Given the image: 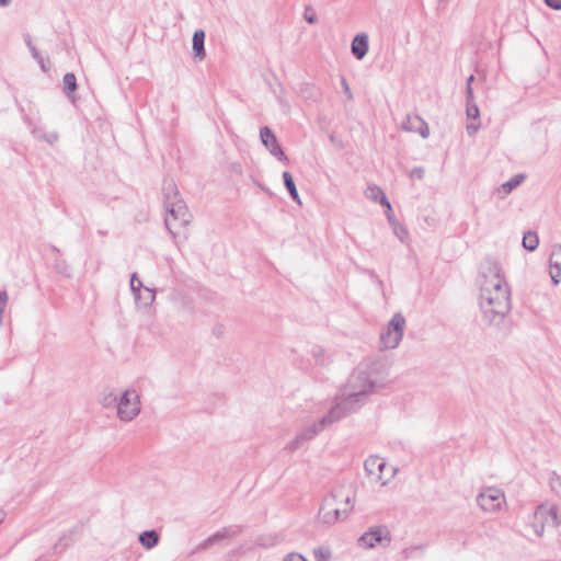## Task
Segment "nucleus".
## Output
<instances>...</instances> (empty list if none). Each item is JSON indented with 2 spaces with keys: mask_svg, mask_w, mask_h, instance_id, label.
Masks as SVG:
<instances>
[{
  "mask_svg": "<svg viewBox=\"0 0 561 561\" xmlns=\"http://www.w3.org/2000/svg\"><path fill=\"white\" fill-rule=\"evenodd\" d=\"M479 305L483 320L490 325L501 324L512 310L511 287L495 262L483 268Z\"/></svg>",
  "mask_w": 561,
  "mask_h": 561,
  "instance_id": "obj_1",
  "label": "nucleus"
},
{
  "mask_svg": "<svg viewBox=\"0 0 561 561\" xmlns=\"http://www.w3.org/2000/svg\"><path fill=\"white\" fill-rule=\"evenodd\" d=\"M355 491L351 484H337L324 496L318 518L322 524L333 525L347 518L355 503Z\"/></svg>",
  "mask_w": 561,
  "mask_h": 561,
  "instance_id": "obj_2",
  "label": "nucleus"
},
{
  "mask_svg": "<svg viewBox=\"0 0 561 561\" xmlns=\"http://www.w3.org/2000/svg\"><path fill=\"white\" fill-rule=\"evenodd\" d=\"M163 205L167 211L165 227L174 236V229L185 227L191 220V215L185 203L180 198L178 187L172 180L164 181Z\"/></svg>",
  "mask_w": 561,
  "mask_h": 561,
  "instance_id": "obj_3",
  "label": "nucleus"
},
{
  "mask_svg": "<svg viewBox=\"0 0 561 561\" xmlns=\"http://www.w3.org/2000/svg\"><path fill=\"white\" fill-rule=\"evenodd\" d=\"M371 392L350 376L347 383L336 399V403L330 411H334V423L359 410L366 402Z\"/></svg>",
  "mask_w": 561,
  "mask_h": 561,
  "instance_id": "obj_4",
  "label": "nucleus"
},
{
  "mask_svg": "<svg viewBox=\"0 0 561 561\" xmlns=\"http://www.w3.org/2000/svg\"><path fill=\"white\" fill-rule=\"evenodd\" d=\"M351 376L356 382L375 393L390 383V364L383 359L373 360L365 368L355 370Z\"/></svg>",
  "mask_w": 561,
  "mask_h": 561,
  "instance_id": "obj_5",
  "label": "nucleus"
},
{
  "mask_svg": "<svg viewBox=\"0 0 561 561\" xmlns=\"http://www.w3.org/2000/svg\"><path fill=\"white\" fill-rule=\"evenodd\" d=\"M334 411H329V413L321 417L319 421L304 427L291 440L286 444L284 449L288 453H295L306 443L313 439L324 428L334 423Z\"/></svg>",
  "mask_w": 561,
  "mask_h": 561,
  "instance_id": "obj_6",
  "label": "nucleus"
},
{
  "mask_svg": "<svg viewBox=\"0 0 561 561\" xmlns=\"http://www.w3.org/2000/svg\"><path fill=\"white\" fill-rule=\"evenodd\" d=\"M405 327L407 321L403 314L394 313L380 332L379 348L382 351L397 348L402 341Z\"/></svg>",
  "mask_w": 561,
  "mask_h": 561,
  "instance_id": "obj_7",
  "label": "nucleus"
},
{
  "mask_svg": "<svg viewBox=\"0 0 561 561\" xmlns=\"http://www.w3.org/2000/svg\"><path fill=\"white\" fill-rule=\"evenodd\" d=\"M561 523L558 515V506L553 504H541L536 507L529 517V526L535 535L541 537L548 527H557Z\"/></svg>",
  "mask_w": 561,
  "mask_h": 561,
  "instance_id": "obj_8",
  "label": "nucleus"
},
{
  "mask_svg": "<svg viewBox=\"0 0 561 561\" xmlns=\"http://www.w3.org/2000/svg\"><path fill=\"white\" fill-rule=\"evenodd\" d=\"M477 504L485 513H499L506 507V496L499 488H483L477 495Z\"/></svg>",
  "mask_w": 561,
  "mask_h": 561,
  "instance_id": "obj_9",
  "label": "nucleus"
},
{
  "mask_svg": "<svg viewBox=\"0 0 561 561\" xmlns=\"http://www.w3.org/2000/svg\"><path fill=\"white\" fill-rule=\"evenodd\" d=\"M139 394L134 389L125 390L118 399L116 415L123 422H130L140 413Z\"/></svg>",
  "mask_w": 561,
  "mask_h": 561,
  "instance_id": "obj_10",
  "label": "nucleus"
},
{
  "mask_svg": "<svg viewBox=\"0 0 561 561\" xmlns=\"http://www.w3.org/2000/svg\"><path fill=\"white\" fill-rule=\"evenodd\" d=\"M365 471L370 481L386 485L393 477L396 470L379 456H370L364 462Z\"/></svg>",
  "mask_w": 561,
  "mask_h": 561,
  "instance_id": "obj_11",
  "label": "nucleus"
},
{
  "mask_svg": "<svg viewBox=\"0 0 561 561\" xmlns=\"http://www.w3.org/2000/svg\"><path fill=\"white\" fill-rule=\"evenodd\" d=\"M260 138L272 156L276 157L280 161H287V157L279 146L276 136L267 126L261 127Z\"/></svg>",
  "mask_w": 561,
  "mask_h": 561,
  "instance_id": "obj_12",
  "label": "nucleus"
},
{
  "mask_svg": "<svg viewBox=\"0 0 561 561\" xmlns=\"http://www.w3.org/2000/svg\"><path fill=\"white\" fill-rule=\"evenodd\" d=\"M388 535L389 533L385 527H373L360 536L359 542L363 547L374 548L377 543H380L383 540L389 542L390 538Z\"/></svg>",
  "mask_w": 561,
  "mask_h": 561,
  "instance_id": "obj_13",
  "label": "nucleus"
},
{
  "mask_svg": "<svg viewBox=\"0 0 561 561\" xmlns=\"http://www.w3.org/2000/svg\"><path fill=\"white\" fill-rule=\"evenodd\" d=\"M402 129L410 133H417L424 139L428 138L430 136V128L427 123L419 115H408L402 123Z\"/></svg>",
  "mask_w": 561,
  "mask_h": 561,
  "instance_id": "obj_14",
  "label": "nucleus"
},
{
  "mask_svg": "<svg viewBox=\"0 0 561 561\" xmlns=\"http://www.w3.org/2000/svg\"><path fill=\"white\" fill-rule=\"evenodd\" d=\"M466 115L468 119L472 121L466 126L467 133L469 136H473L480 128V111L478 105L474 103V98L471 100L466 99Z\"/></svg>",
  "mask_w": 561,
  "mask_h": 561,
  "instance_id": "obj_15",
  "label": "nucleus"
},
{
  "mask_svg": "<svg viewBox=\"0 0 561 561\" xmlns=\"http://www.w3.org/2000/svg\"><path fill=\"white\" fill-rule=\"evenodd\" d=\"M550 277L554 285H558L561 279V244H556L550 254Z\"/></svg>",
  "mask_w": 561,
  "mask_h": 561,
  "instance_id": "obj_16",
  "label": "nucleus"
},
{
  "mask_svg": "<svg viewBox=\"0 0 561 561\" xmlns=\"http://www.w3.org/2000/svg\"><path fill=\"white\" fill-rule=\"evenodd\" d=\"M368 35L366 33L357 34L351 44L352 54L356 59L362 60L368 53L369 44H368Z\"/></svg>",
  "mask_w": 561,
  "mask_h": 561,
  "instance_id": "obj_17",
  "label": "nucleus"
},
{
  "mask_svg": "<svg viewBox=\"0 0 561 561\" xmlns=\"http://www.w3.org/2000/svg\"><path fill=\"white\" fill-rule=\"evenodd\" d=\"M134 298L139 309L148 311L156 300V291L149 287H144L134 295Z\"/></svg>",
  "mask_w": 561,
  "mask_h": 561,
  "instance_id": "obj_18",
  "label": "nucleus"
},
{
  "mask_svg": "<svg viewBox=\"0 0 561 561\" xmlns=\"http://www.w3.org/2000/svg\"><path fill=\"white\" fill-rule=\"evenodd\" d=\"M205 32L203 30H196L193 34V50L196 58L199 60L206 56L205 47Z\"/></svg>",
  "mask_w": 561,
  "mask_h": 561,
  "instance_id": "obj_19",
  "label": "nucleus"
},
{
  "mask_svg": "<svg viewBox=\"0 0 561 561\" xmlns=\"http://www.w3.org/2000/svg\"><path fill=\"white\" fill-rule=\"evenodd\" d=\"M138 540L144 548L150 550L159 543L160 537L156 530H146L139 535Z\"/></svg>",
  "mask_w": 561,
  "mask_h": 561,
  "instance_id": "obj_20",
  "label": "nucleus"
},
{
  "mask_svg": "<svg viewBox=\"0 0 561 561\" xmlns=\"http://www.w3.org/2000/svg\"><path fill=\"white\" fill-rule=\"evenodd\" d=\"M364 195L367 199L371 202H379L381 205L388 202L387 196L383 191L378 185H369L364 192Z\"/></svg>",
  "mask_w": 561,
  "mask_h": 561,
  "instance_id": "obj_21",
  "label": "nucleus"
},
{
  "mask_svg": "<svg viewBox=\"0 0 561 561\" xmlns=\"http://www.w3.org/2000/svg\"><path fill=\"white\" fill-rule=\"evenodd\" d=\"M231 534L228 529H222L220 531L215 533L214 535L209 536L207 539H205L203 542H201L196 547V551H202L207 549L208 547L215 545L216 542L229 537Z\"/></svg>",
  "mask_w": 561,
  "mask_h": 561,
  "instance_id": "obj_22",
  "label": "nucleus"
},
{
  "mask_svg": "<svg viewBox=\"0 0 561 561\" xmlns=\"http://www.w3.org/2000/svg\"><path fill=\"white\" fill-rule=\"evenodd\" d=\"M525 180L523 174H516L510 181L503 183L499 188L497 193L501 197L508 195L515 187H517Z\"/></svg>",
  "mask_w": 561,
  "mask_h": 561,
  "instance_id": "obj_23",
  "label": "nucleus"
},
{
  "mask_svg": "<svg viewBox=\"0 0 561 561\" xmlns=\"http://www.w3.org/2000/svg\"><path fill=\"white\" fill-rule=\"evenodd\" d=\"M283 181H284V185L287 188V191H288L289 195L291 196V198L295 202H297L298 204H301L298 191L296 188V184L294 182V179H293L291 174L288 171H285L283 173Z\"/></svg>",
  "mask_w": 561,
  "mask_h": 561,
  "instance_id": "obj_24",
  "label": "nucleus"
},
{
  "mask_svg": "<svg viewBox=\"0 0 561 561\" xmlns=\"http://www.w3.org/2000/svg\"><path fill=\"white\" fill-rule=\"evenodd\" d=\"M118 399L119 396H117L112 389H108L102 392L100 402L104 408H116Z\"/></svg>",
  "mask_w": 561,
  "mask_h": 561,
  "instance_id": "obj_25",
  "label": "nucleus"
},
{
  "mask_svg": "<svg viewBox=\"0 0 561 561\" xmlns=\"http://www.w3.org/2000/svg\"><path fill=\"white\" fill-rule=\"evenodd\" d=\"M539 239L536 232H526L523 238V247L528 251H535L538 248Z\"/></svg>",
  "mask_w": 561,
  "mask_h": 561,
  "instance_id": "obj_26",
  "label": "nucleus"
},
{
  "mask_svg": "<svg viewBox=\"0 0 561 561\" xmlns=\"http://www.w3.org/2000/svg\"><path fill=\"white\" fill-rule=\"evenodd\" d=\"M64 90L67 94L76 91L77 89V79L76 76L71 72L66 73L62 79Z\"/></svg>",
  "mask_w": 561,
  "mask_h": 561,
  "instance_id": "obj_27",
  "label": "nucleus"
},
{
  "mask_svg": "<svg viewBox=\"0 0 561 561\" xmlns=\"http://www.w3.org/2000/svg\"><path fill=\"white\" fill-rule=\"evenodd\" d=\"M55 267L59 274H61L66 277H71L72 270H71V266L66 261H64V260L57 261L55 264Z\"/></svg>",
  "mask_w": 561,
  "mask_h": 561,
  "instance_id": "obj_28",
  "label": "nucleus"
},
{
  "mask_svg": "<svg viewBox=\"0 0 561 561\" xmlns=\"http://www.w3.org/2000/svg\"><path fill=\"white\" fill-rule=\"evenodd\" d=\"M34 135L38 139L45 140L49 144H54L58 139V135L56 133L45 134L38 129H34Z\"/></svg>",
  "mask_w": 561,
  "mask_h": 561,
  "instance_id": "obj_29",
  "label": "nucleus"
},
{
  "mask_svg": "<svg viewBox=\"0 0 561 561\" xmlns=\"http://www.w3.org/2000/svg\"><path fill=\"white\" fill-rule=\"evenodd\" d=\"M393 233L400 239L401 242H405L408 238V230L404 226L400 225L399 222L396 224L393 227Z\"/></svg>",
  "mask_w": 561,
  "mask_h": 561,
  "instance_id": "obj_30",
  "label": "nucleus"
},
{
  "mask_svg": "<svg viewBox=\"0 0 561 561\" xmlns=\"http://www.w3.org/2000/svg\"><path fill=\"white\" fill-rule=\"evenodd\" d=\"M145 286L142 285L141 280L137 277V274H131L130 277V289L133 294L139 293Z\"/></svg>",
  "mask_w": 561,
  "mask_h": 561,
  "instance_id": "obj_31",
  "label": "nucleus"
},
{
  "mask_svg": "<svg viewBox=\"0 0 561 561\" xmlns=\"http://www.w3.org/2000/svg\"><path fill=\"white\" fill-rule=\"evenodd\" d=\"M382 206L386 207V216H387V219L390 224L391 227H393L396 224H398L399 221L394 218V215H393V211H392V207H391V204L390 202L388 201L386 204H383Z\"/></svg>",
  "mask_w": 561,
  "mask_h": 561,
  "instance_id": "obj_32",
  "label": "nucleus"
},
{
  "mask_svg": "<svg viewBox=\"0 0 561 561\" xmlns=\"http://www.w3.org/2000/svg\"><path fill=\"white\" fill-rule=\"evenodd\" d=\"M473 81H474V76L473 75L469 76V78L467 79V82H466V99L467 100L473 99V89H472Z\"/></svg>",
  "mask_w": 561,
  "mask_h": 561,
  "instance_id": "obj_33",
  "label": "nucleus"
},
{
  "mask_svg": "<svg viewBox=\"0 0 561 561\" xmlns=\"http://www.w3.org/2000/svg\"><path fill=\"white\" fill-rule=\"evenodd\" d=\"M341 85H342L343 91H344V93L346 95V99L348 101L353 100L352 90H351L350 84L347 83V81H346V79L344 77H342V79H341Z\"/></svg>",
  "mask_w": 561,
  "mask_h": 561,
  "instance_id": "obj_34",
  "label": "nucleus"
},
{
  "mask_svg": "<svg viewBox=\"0 0 561 561\" xmlns=\"http://www.w3.org/2000/svg\"><path fill=\"white\" fill-rule=\"evenodd\" d=\"M312 355H313L317 364H319V365L324 364V359H323L324 353L321 348L313 350Z\"/></svg>",
  "mask_w": 561,
  "mask_h": 561,
  "instance_id": "obj_35",
  "label": "nucleus"
},
{
  "mask_svg": "<svg viewBox=\"0 0 561 561\" xmlns=\"http://www.w3.org/2000/svg\"><path fill=\"white\" fill-rule=\"evenodd\" d=\"M283 561H308L305 557L299 553H288Z\"/></svg>",
  "mask_w": 561,
  "mask_h": 561,
  "instance_id": "obj_36",
  "label": "nucleus"
},
{
  "mask_svg": "<svg viewBox=\"0 0 561 561\" xmlns=\"http://www.w3.org/2000/svg\"><path fill=\"white\" fill-rule=\"evenodd\" d=\"M30 50L32 53V56L39 62L42 69L45 70L44 60L41 57V55H39L38 50L36 49V47L35 46H31Z\"/></svg>",
  "mask_w": 561,
  "mask_h": 561,
  "instance_id": "obj_37",
  "label": "nucleus"
},
{
  "mask_svg": "<svg viewBox=\"0 0 561 561\" xmlns=\"http://www.w3.org/2000/svg\"><path fill=\"white\" fill-rule=\"evenodd\" d=\"M545 3L554 10H561V0H543Z\"/></svg>",
  "mask_w": 561,
  "mask_h": 561,
  "instance_id": "obj_38",
  "label": "nucleus"
},
{
  "mask_svg": "<svg viewBox=\"0 0 561 561\" xmlns=\"http://www.w3.org/2000/svg\"><path fill=\"white\" fill-rule=\"evenodd\" d=\"M314 557H316L317 561H328L329 560V554L327 552L322 551L321 549H319L314 552Z\"/></svg>",
  "mask_w": 561,
  "mask_h": 561,
  "instance_id": "obj_39",
  "label": "nucleus"
},
{
  "mask_svg": "<svg viewBox=\"0 0 561 561\" xmlns=\"http://www.w3.org/2000/svg\"><path fill=\"white\" fill-rule=\"evenodd\" d=\"M8 299H9L8 293L5 290H1L0 291V306H7Z\"/></svg>",
  "mask_w": 561,
  "mask_h": 561,
  "instance_id": "obj_40",
  "label": "nucleus"
},
{
  "mask_svg": "<svg viewBox=\"0 0 561 561\" xmlns=\"http://www.w3.org/2000/svg\"><path fill=\"white\" fill-rule=\"evenodd\" d=\"M419 549H422V547H421V546H417V547H411V548H409V549H405V550H404L405 557H407V558H410V557H411V554H412V552H413L414 550H419Z\"/></svg>",
  "mask_w": 561,
  "mask_h": 561,
  "instance_id": "obj_41",
  "label": "nucleus"
},
{
  "mask_svg": "<svg viewBox=\"0 0 561 561\" xmlns=\"http://www.w3.org/2000/svg\"><path fill=\"white\" fill-rule=\"evenodd\" d=\"M305 19L310 24H314L317 22V18L313 14L312 15H305Z\"/></svg>",
  "mask_w": 561,
  "mask_h": 561,
  "instance_id": "obj_42",
  "label": "nucleus"
},
{
  "mask_svg": "<svg viewBox=\"0 0 561 561\" xmlns=\"http://www.w3.org/2000/svg\"><path fill=\"white\" fill-rule=\"evenodd\" d=\"M412 174L414 176H417L419 179H421L422 175H423V170L422 169H415V170H413Z\"/></svg>",
  "mask_w": 561,
  "mask_h": 561,
  "instance_id": "obj_43",
  "label": "nucleus"
},
{
  "mask_svg": "<svg viewBox=\"0 0 561 561\" xmlns=\"http://www.w3.org/2000/svg\"><path fill=\"white\" fill-rule=\"evenodd\" d=\"M5 306H0V325L3 324V313H4Z\"/></svg>",
  "mask_w": 561,
  "mask_h": 561,
  "instance_id": "obj_44",
  "label": "nucleus"
},
{
  "mask_svg": "<svg viewBox=\"0 0 561 561\" xmlns=\"http://www.w3.org/2000/svg\"><path fill=\"white\" fill-rule=\"evenodd\" d=\"M25 43L27 45L28 48H31V46H34L33 43H32V39L30 37V35H26L25 36Z\"/></svg>",
  "mask_w": 561,
  "mask_h": 561,
  "instance_id": "obj_45",
  "label": "nucleus"
},
{
  "mask_svg": "<svg viewBox=\"0 0 561 561\" xmlns=\"http://www.w3.org/2000/svg\"><path fill=\"white\" fill-rule=\"evenodd\" d=\"M10 2L11 0H0V7H7Z\"/></svg>",
  "mask_w": 561,
  "mask_h": 561,
  "instance_id": "obj_46",
  "label": "nucleus"
},
{
  "mask_svg": "<svg viewBox=\"0 0 561 561\" xmlns=\"http://www.w3.org/2000/svg\"><path fill=\"white\" fill-rule=\"evenodd\" d=\"M4 512L2 510H0V524L4 520Z\"/></svg>",
  "mask_w": 561,
  "mask_h": 561,
  "instance_id": "obj_47",
  "label": "nucleus"
}]
</instances>
